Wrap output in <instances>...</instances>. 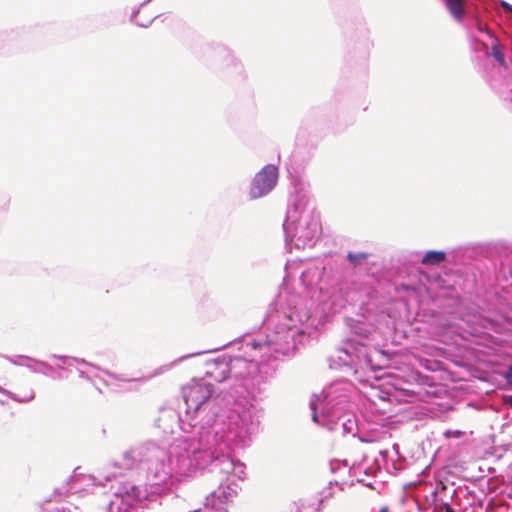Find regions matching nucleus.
Returning a JSON list of instances; mask_svg holds the SVG:
<instances>
[{
  "instance_id": "nucleus-38",
  "label": "nucleus",
  "mask_w": 512,
  "mask_h": 512,
  "mask_svg": "<svg viewBox=\"0 0 512 512\" xmlns=\"http://www.w3.org/2000/svg\"><path fill=\"white\" fill-rule=\"evenodd\" d=\"M92 384L94 385V388H95L96 390H98V392H101V389H99V387H98L97 385H95V384H94V382H93Z\"/></svg>"
},
{
  "instance_id": "nucleus-21",
  "label": "nucleus",
  "mask_w": 512,
  "mask_h": 512,
  "mask_svg": "<svg viewBox=\"0 0 512 512\" xmlns=\"http://www.w3.org/2000/svg\"><path fill=\"white\" fill-rule=\"evenodd\" d=\"M370 256L369 253L367 252H362V251H359V252H353V251H349L347 253V260L350 262V264L354 267H357L359 265H361L366 259H368V257Z\"/></svg>"
},
{
  "instance_id": "nucleus-24",
  "label": "nucleus",
  "mask_w": 512,
  "mask_h": 512,
  "mask_svg": "<svg viewBox=\"0 0 512 512\" xmlns=\"http://www.w3.org/2000/svg\"><path fill=\"white\" fill-rule=\"evenodd\" d=\"M334 484H335L336 486H339V485H338V482H332V481H330V482H329V484H328V486H327V487H325V488H323V490L321 491V500H320L321 502H323L324 500H327V499H329V498H331V497L333 496L334 492H333V488H332V486H333Z\"/></svg>"
},
{
  "instance_id": "nucleus-3",
  "label": "nucleus",
  "mask_w": 512,
  "mask_h": 512,
  "mask_svg": "<svg viewBox=\"0 0 512 512\" xmlns=\"http://www.w3.org/2000/svg\"><path fill=\"white\" fill-rule=\"evenodd\" d=\"M283 230L289 251L312 247L319 239L322 231L320 218L314 202L306 195L295 196L288 206Z\"/></svg>"
},
{
  "instance_id": "nucleus-41",
  "label": "nucleus",
  "mask_w": 512,
  "mask_h": 512,
  "mask_svg": "<svg viewBox=\"0 0 512 512\" xmlns=\"http://www.w3.org/2000/svg\"><path fill=\"white\" fill-rule=\"evenodd\" d=\"M509 273H510V277L512 278V269L510 270V272H509Z\"/></svg>"
},
{
  "instance_id": "nucleus-29",
  "label": "nucleus",
  "mask_w": 512,
  "mask_h": 512,
  "mask_svg": "<svg viewBox=\"0 0 512 512\" xmlns=\"http://www.w3.org/2000/svg\"><path fill=\"white\" fill-rule=\"evenodd\" d=\"M505 378L508 383L512 384V365L508 367V370L505 374Z\"/></svg>"
},
{
  "instance_id": "nucleus-23",
  "label": "nucleus",
  "mask_w": 512,
  "mask_h": 512,
  "mask_svg": "<svg viewBox=\"0 0 512 512\" xmlns=\"http://www.w3.org/2000/svg\"><path fill=\"white\" fill-rule=\"evenodd\" d=\"M143 6H139L135 9H133L132 13H131V16H130V20L131 22L135 23L136 25H138L139 27H143V28H147L151 25V23L158 17V16H155L153 17L152 19H149L147 20L146 22H137L136 21V17L137 15L139 14L140 12V9L142 8Z\"/></svg>"
},
{
  "instance_id": "nucleus-31",
  "label": "nucleus",
  "mask_w": 512,
  "mask_h": 512,
  "mask_svg": "<svg viewBox=\"0 0 512 512\" xmlns=\"http://www.w3.org/2000/svg\"><path fill=\"white\" fill-rule=\"evenodd\" d=\"M392 450H393V454L395 457H399V448H398V445L397 444H394L393 447H392Z\"/></svg>"
},
{
  "instance_id": "nucleus-22",
  "label": "nucleus",
  "mask_w": 512,
  "mask_h": 512,
  "mask_svg": "<svg viewBox=\"0 0 512 512\" xmlns=\"http://www.w3.org/2000/svg\"><path fill=\"white\" fill-rule=\"evenodd\" d=\"M216 53L224 58L226 61L230 62L231 64H239L236 57L233 55V53L225 46L219 45L216 47Z\"/></svg>"
},
{
  "instance_id": "nucleus-40",
  "label": "nucleus",
  "mask_w": 512,
  "mask_h": 512,
  "mask_svg": "<svg viewBox=\"0 0 512 512\" xmlns=\"http://www.w3.org/2000/svg\"><path fill=\"white\" fill-rule=\"evenodd\" d=\"M386 511H387V508L381 509V512H386Z\"/></svg>"
},
{
  "instance_id": "nucleus-4",
  "label": "nucleus",
  "mask_w": 512,
  "mask_h": 512,
  "mask_svg": "<svg viewBox=\"0 0 512 512\" xmlns=\"http://www.w3.org/2000/svg\"><path fill=\"white\" fill-rule=\"evenodd\" d=\"M374 326L361 320L351 324L352 336L347 338L334 354L329 357V367L355 376L364 381L363 375L371 370V359L368 355L366 341L369 339Z\"/></svg>"
},
{
  "instance_id": "nucleus-25",
  "label": "nucleus",
  "mask_w": 512,
  "mask_h": 512,
  "mask_svg": "<svg viewBox=\"0 0 512 512\" xmlns=\"http://www.w3.org/2000/svg\"><path fill=\"white\" fill-rule=\"evenodd\" d=\"M347 461L344 460V461H340V460H332L330 461L329 463V466H330V470L332 473H336L338 470L341 469V467H347Z\"/></svg>"
},
{
  "instance_id": "nucleus-8",
  "label": "nucleus",
  "mask_w": 512,
  "mask_h": 512,
  "mask_svg": "<svg viewBox=\"0 0 512 512\" xmlns=\"http://www.w3.org/2000/svg\"><path fill=\"white\" fill-rule=\"evenodd\" d=\"M240 489L239 483L231 480V483H221L218 488L206 496L203 506L189 512H228L227 506L233 501Z\"/></svg>"
},
{
  "instance_id": "nucleus-28",
  "label": "nucleus",
  "mask_w": 512,
  "mask_h": 512,
  "mask_svg": "<svg viewBox=\"0 0 512 512\" xmlns=\"http://www.w3.org/2000/svg\"><path fill=\"white\" fill-rule=\"evenodd\" d=\"M391 452L389 450H380L379 455L382 457L384 461H387L388 458L393 460V457L390 455Z\"/></svg>"
},
{
  "instance_id": "nucleus-33",
  "label": "nucleus",
  "mask_w": 512,
  "mask_h": 512,
  "mask_svg": "<svg viewBox=\"0 0 512 512\" xmlns=\"http://www.w3.org/2000/svg\"><path fill=\"white\" fill-rule=\"evenodd\" d=\"M104 382H105V384H106L107 386H109V387H110V386H113V383H112L111 381H109V380H105Z\"/></svg>"
},
{
  "instance_id": "nucleus-1",
  "label": "nucleus",
  "mask_w": 512,
  "mask_h": 512,
  "mask_svg": "<svg viewBox=\"0 0 512 512\" xmlns=\"http://www.w3.org/2000/svg\"><path fill=\"white\" fill-rule=\"evenodd\" d=\"M302 261L285 264L280 307L271 316L265 336L242 337L230 342L243 353L206 362L205 376L229 387L214 395V386L204 379H193L182 387L179 410L164 409L159 427L174 433L179 427L189 432L200 427L203 433L220 435L226 443L244 449L262 430L264 409L253 402L272 376L270 360L293 357L297 346L316 336L318 319L312 315L315 302L324 314H335L350 302L340 284L335 265L317 260L300 269Z\"/></svg>"
},
{
  "instance_id": "nucleus-5",
  "label": "nucleus",
  "mask_w": 512,
  "mask_h": 512,
  "mask_svg": "<svg viewBox=\"0 0 512 512\" xmlns=\"http://www.w3.org/2000/svg\"><path fill=\"white\" fill-rule=\"evenodd\" d=\"M203 353H204L203 351H199V352H193V353H189V354L180 356L179 358L175 359L173 362L158 367L157 369H155L153 371L152 374L144 376V377H140V378H126L122 375L115 374L108 370H103L100 367H98L90 362H87L86 360H84L82 358H76V357H70V356H64V355H56V354L50 355V358L56 359L62 363V366H63V369H61L62 373H63V371H68V368L74 366V364H75L76 365L75 368L79 374V377L82 379H85L91 383H93L94 379L101 378L100 373H103L104 375H106L111 381H117V382H123V383H132V382L146 383L147 381L151 380L152 378L169 371L176 364H178L184 360H187L189 358L201 355Z\"/></svg>"
},
{
  "instance_id": "nucleus-30",
  "label": "nucleus",
  "mask_w": 512,
  "mask_h": 512,
  "mask_svg": "<svg viewBox=\"0 0 512 512\" xmlns=\"http://www.w3.org/2000/svg\"><path fill=\"white\" fill-rule=\"evenodd\" d=\"M502 7H503L506 11H509V12H511V13H512V5H511V4H509L508 2L503 1V2H502Z\"/></svg>"
},
{
  "instance_id": "nucleus-13",
  "label": "nucleus",
  "mask_w": 512,
  "mask_h": 512,
  "mask_svg": "<svg viewBox=\"0 0 512 512\" xmlns=\"http://www.w3.org/2000/svg\"><path fill=\"white\" fill-rule=\"evenodd\" d=\"M10 361L14 365L26 367L31 372L42 374L52 380H63L68 377L61 372V369H63L61 362L52 366L47 362L23 355L15 356L14 358H11Z\"/></svg>"
},
{
  "instance_id": "nucleus-39",
  "label": "nucleus",
  "mask_w": 512,
  "mask_h": 512,
  "mask_svg": "<svg viewBox=\"0 0 512 512\" xmlns=\"http://www.w3.org/2000/svg\"><path fill=\"white\" fill-rule=\"evenodd\" d=\"M447 512H456L453 508L449 509Z\"/></svg>"
},
{
  "instance_id": "nucleus-17",
  "label": "nucleus",
  "mask_w": 512,
  "mask_h": 512,
  "mask_svg": "<svg viewBox=\"0 0 512 512\" xmlns=\"http://www.w3.org/2000/svg\"><path fill=\"white\" fill-rule=\"evenodd\" d=\"M378 402L376 400H371L370 410L372 412H377L381 415H387L390 417L391 415V402L388 398L381 396L378 392L375 395Z\"/></svg>"
},
{
  "instance_id": "nucleus-6",
  "label": "nucleus",
  "mask_w": 512,
  "mask_h": 512,
  "mask_svg": "<svg viewBox=\"0 0 512 512\" xmlns=\"http://www.w3.org/2000/svg\"><path fill=\"white\" fill-rule=\"evenodd\" d=\"M146 501H153L148 494V488L132 482H120L113 498L110 500L106 512H141ZM42 512H71L67 507H55Z\"/></svg>"
},
{
  "instance_id": "nucleus-11",
  "label": "nucleus",
  "mask_w": 512,
  "mask_h": 512,
  "mask_svg": "<svg viewBox=\"0 0 512 512\" xmlns=\"http://www.w3.org/2000/svg\"><path fill=\"white\" fill-rule=\"evenodd\" d=\"M309 406L312 411V419L314 422L326 427L330 431L341 432L343 435L351 434L354 437L357 435V421L349 409L336 416L334 421H325L323 419H319V413L317 412L315 401H310Z\"/></svg>"
},
{
  "instance_id": "nucleus-7",
  "label": "nucleus",
  "mask_w": 512,
  "mask_h": 512,
  "mask_svg": "<svg viewBox=\"0 0 512 512\" xmlns=\"http://www.w3.org/2000/svg\"><path fill=\"white\" fill-rule=\"evenodd\" d=\"M351 391L352 385L349 382L338 380L325 387L319 396L314 395L311 401H315L317 410H321L319 419L334 421L336 416L348 410Z\"/></svg>"
},
{
  "instance_id": "nucleus-15",
  "label": "nucleus",
  "mask_w": 512,
  "mask_h": 512,
  "mask_svg": "<svg viewBox=\"0 0 512 512\" xmlns=\"http://www.w3.org/2000/svg\"><path fill=\"white\" fill-rule=\"evenodd\" d=\"M381 473L380 465L375 460L371 466H364L363 464L353 468V474L357 477V482L362 483L364 486L374 488L371 482L367 481L365 477H376Z\"/></svg>"
},
{
  "instance_id": "nucleus-9",
  "label": "nucleus",
  "mask_w": 512,
  "mask_h": 512,
  "mask_svg": "<svg viewBox=\"0 0 512 512\" xmlns=\"http://www.w3.org/2000/svg\"><path fill=\"white\" fill-rule=\"evenodd\" d=\"M116 477V472H99L97 475L74 473L68 479L67 489L62 491L60 488H57L55 491L60 495L64 493L89 492L94 487L105 486L108 482L116 479Z\"/></svg>"
},
{
  "instance_id": "nucleus-16",
  "label": "nucleus",
  "mask_w": 512,
  "mask_h": 512,
  "mask_svg": "<svg viewBox=\"0 0 512 512\" xmlns=\"http://www.w3.org/2000/svg\"><path fill=\"white\" fill-rule=\"evenodd\" d=\"M0 393L10 398L17 403H28L35 397V392L32 388H26L23 391L12 392L0 386Z\"/></svg>"
},
{
  "instance_id": "nucleus-27",
  "label": "nucleus",
  "mask_w": 512,
  "mask_h": 512,
  "mask_svg": "<svg viewBox=\"0 0 512 512\" xmlns=\"http://www.w3.org/2000/svg\"><path fill=\"white\" fill-rule=\"evenodd\" d=\"M436 509L443 511V512H447L449 509H452V506L450 505L449 502L442 501L441 503H439L437 505Z\"/></svg>"
},
{
  "instance_id": "nucleus-35",
  "label": "nucleus",
  "mask_w": 512,
  "mask_h": 512,
  "mask_svg": "<svg viewBox=\"0 0 512 512\" xmlns=\"http://www.w3.org/2000/svg\"><path fill=\"white\" fill-rule=\"evenodd\" d=\"M92 384L94 385V388H95L96 390H98V392H101V389H99V387H98L97 385H95V384H94V382H93Z\"/></svg>"
},
{
  "instance_id": "nucleus-19",
  "label": "nucleus",
  "mask_w": 512,
  "mask_h": 512,
  "mask_svg": "<svg viewBox=\"0 0 512 512\" xmlns=\"http://www.w3.org/2000/svg\"><path fill=\"white\" fill-rule=\"evenodd\" d=\"M446 7L456 20H461L465 14V0H445Z\"/></svg>"
},
{
  "instance_id": "nucleus-14",
  "label": "nucleus",
  "mask_w": 512,
  "mask_h": 512,
  "mask_svg": "<svg viewBox=\"0 0 512 512\" xmlns=\"http://www.w3.org/2000/svg\"><path fill=\"white\" fill-rule=\"evenodd\" d=\"M476 30L480 34H485L491 40V52L490 56H493L494 59L504 68H507V62L505 60L504 54L500 51V41L499 39L491 32L488 26L482 23L479 20L475 22Z\"/></svg>"
},
{
  "instance_id": "nucleus-20",
  "label": "nucleus",
  "mask_w": 512,
  "mask_h": 512,
  "mask_svg": "<svg viewBox=\"0 0 512 512\" xmlns=\"http://www.w3.org/2000/svg\"><path fill=\"white\" fill-rule=\"evenodd\" d=\"M470 48L473 52L483 53L486 57H490L488 44L478 38L473 32H470Z\"/></svg>"
},
{
  "instance_id": "nucleus-18",
  "label": "nucleus",
  "mask_w": 512,
  "mask_h": 512,
  "mask_svg": "<svg viewBox=\"0 0 512 512\" xmlns=\"http://www.w3.org/2000/svg\"><path fill=\"white\" fill-rule=\"evenodd\" d=\"M446 259V252L441 250H429L427 251L422 259L421 263L429 266H437L444 262Z\"/></svg>"
},
{
  "instance_id": "nucleus-12",
  "label": "nucleus",
  "mask_w": 512,
  "mask_h": 512,
  "mask_svg": "<svg viewBox=\"0 0 512 512\" xmlns=\"http://www.w3.org/2000/svg\"><path fill=\"white\" fill-rule=\"evenodd\" d=\"M479 322L482 328L496 333L512 332V305L501 304L489 310L487 315L479 317Z\"/></svg>"
},
{
  "instance_id": "nucleus-32",
  "label": "nucleus",
  "mask_w": 512,
  "mask_h": 512,
  "mask_svg": "<svg viewBox=\"0 0 512 512\" xmlns=\"http://www.w3.org/2000/svg\"><path fill=\"white\" fill-rule=\"evenodd\" d=\"M359 439H360L361 442H370L369 439L364 438V437H359Z\"/></svg>"
},
{
  "instance_id": "nucleus-37",
  "label": "nucleus",
  "mask_w": 512,
  "mask_h": 512,
  "mask_svg": "<svg viewBox=\"0 0 512 512\" xmlns=\"http://www.w3.org/2000/svg\"><path fill=\"white\" fill-rule=\"evenodd\" d=\"M92 384L94 385V388H95L96 390H98V392H101V389H99V387H98L97 385H95V384H94V382H93Z\"/></svg>"
},
{
  "instance_id": "nucleus-36",
  "label": "nucleus",
  "mask_w": 512,
  "mask_h": 512,
  "mask_svg": "<svg viewBox=\"0 0 512 512\" xmlns=\"http://www.w3.org/2000/svg\"><path fill=\"white\" fill-rule=\"evenodd\" d=\"M92 384L94 385V388H95L96 390H98V392H101V389H99V387H98L97 385H95V384H94V382H93Z\"/></svg>"
},
{
  "instance_id": "nucleus-26",
  "label": "nucleus",
  "mask_w": 512,
  "mask_h": 512,
  "mask_svg": "<svg viewBox=\"0 0 512 512\" xmlns=\"http://www.w3.org/2000/svg\"><path fill=\"white\" fill-rule=\"evenodd\" d=\"M463 433L460 431V430H447L445 431L444 433V436L446 438H451V437H460Z\"/></svg>"
},
{
  "instance_id": "nucleus-34",
  "label": "nucleus",
  "mask_w": 512,
  "mask_h": 512,
  "mask_svg": "<svg viewBox=\"0 0 512 512\" xmlns=\"http://www.w3.org/2000/svg\"><path fill=\"white\" fill-rule=\"evenodd\" d=\"M152 0H145L141 3V6H145L147 5L149 2H151Z\"/></svg>"
},
{
  "instance_id": "nucleus-2",
  "label": "nucleus",
  "mask_w": 512,
  "mask_h": 512,
  "mask_svg": "<svg viewBox=\"0 0 512 512\" xmlns=\"http://www.w3.org/2000/svg\"><path fill=\"white\" fill-rule=\"evenodd\" d=\"M197 436L176 439L168 449L155 443H146L130 448L122 455L121 462H114V468L131 470L140 467L146 472L149 497L155 500L169 481H181L193 476L197 471L208 470L219 476L221 483H237L246 476V466L234 460L229 450L235 449L220 435L203 433L200 427H193L188 433Z\"/></svg>"
},
{
  "instance_id": "nucleus-10",
  "label": "nucleus",
  "mask_w": 512,
  "mask_h": 512,
  "mask_svg": "<svg viewBox=\"0 0 512 512\" xmlns=\"http://www.w3.org/2000/svg\"><path fill=\"white\" fill-rule=\"evenodd\" d=\"M279 172L274 164L265 165L253 177L249 187V198L256 200L267 196L278 182Z\"/></svg>"
}]
</instances>
